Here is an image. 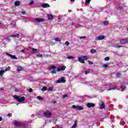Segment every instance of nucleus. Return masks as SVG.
Wrapping results in <instances>:
<instances>
[{
  "mask_svg": "<svg viewBox=\"0 0 128 128\" xmlns=\"http://www.w3.org/2000/svg\"><path fill=\"white\" fill-rule=\"evenodd\" d=\"M57 84H60L62 82V80H56Z\"/></svg>",
  "mask_w": 128,
  "mask_h": 128,
  "instance_id": "36",
  "label": "nucleus"
},
{
  "mask_svg": "<svg viewBox=\"0 0 128 128\" xmlns=\"http://www.w3.org/2000/svg\"><path fill=\"white\" fill-rule=\"evenodd\" d=\"M12 38H20V34H14L11 36Z\"/></svg>",
  "mask_w": 128,
  "mask_h": 128,
  "instance_id": "18",
  "label": "nucleus"
},
{
  "mask_svg": "<svg viewBox=\"0 0 128 128\" xmlns=\"http://www.w3.org/2000/svg\"><path fill=\"white\" fill-rule=\"evenodd\" d=\"M82 57L83 58L84 60H86L88 59V58L86 56H82Z\"/></svg>",
  "mask_w": 128,
  "mask_h": 128,
  "instance_id": "21",
  "label": "nucleus"
},
{
  "mask_svg": "<svg viewBox=\"0 0 128 128\" xmlns=\"http://www.w3.org/2000/svg\"><path fill=\"white\" fill-rule=\"evenodd\" d=\"M34 2L33 0H32L29 3V4L32 6V4H34Z\"/></svg>",
  "mask_w": 128,
  "mask_h": 128,
  "instance_id": "42",
  "label": "nucleus"
},
{
  "mask_svg": "<svg viewBox=\"0 0 128 128\" xmlns=\"http://www.w3.org/2000/svg\"><path fill=\"white\" fill-rule=\"evenodd\" d=\"M4 72H5L4 70H1L0 71V76H2L4 75Z\"/></svg>",
  "mask_w": 128,
  "mask_h": 128,
  "instance_id": "19",
  "label": "nucleus"
},
{
  "mask_svg": "<svg viewBox=\"0 0 128 128\" xmlns=\"http://www.w3.org/2000/svg\"><path fill=\"white\" fill-rule=\"evenodd\" d=\"M14 98L18 102H22L26 100V98L24 96H22L20 98V96H18L16 95H14Z\"/></svg>",
  "mask_w": 128,
  "mask_h": 128,
  "instance_id": "1",
  "label": "nucleus"
},
{
  "mask_svg": "<svg viewBox=\"0 0 128 128\" xmlns=\"http://www.w3.org/2000/svg\"><path fill=\"white\" fill-rule=\"evenodd\" d=\"M0 128H2L0 127Z\"/></svg>",
  "mask_w": 128,
  "mask_h": 128,
  "instance_id": "63",
  "label": "nucleus"
},
{
  "mask_svg": "<svg viewBox=\"0 0 128 128\" xmlns=\"http://www.w3.org/2000/svg\"><path fill=\"white\" fill-rule=\"evenodd\" d=\"M50 68H56V66H51Z\"/></svg>",
  "mask_w": 128,
  "mask_h": 128,
  "instance_id": "52",
  "label": "nucleus"
},
{
  "mask_svg": "<svg viewBox=\"0 0 128 128\" xmlns=\"http://www.w3.org/2000/svg\"><path fill=\"white\" fill-rule=\"evenodd\" d=\"M120 44H128V39H122L120 40Z\"/></svg>",
  "mask_w": 128,
  "mask_h": 128,
  "instance_id": "4",
  "label": "nucleus"
},
{
  "mask_svg": "<svg viewBox=\"0 0 128 128\" xmlns=\"http://www.w3.org/2000/svg\"><path fill=\"white\" fill-rule=\"evenodd\" d=\"M28 92H32V88H29Z\"/></svg>",
  "mask_w": 128,
  "mask_h": 128,
  "instance_id": "41",
  "label": "nucleus"
},
{
  "mask_svg": "<svg viewBox=\"0 0 128 128\" xmlns=\"http://www.w3.org/2000/svg\"><path fill=\"white\" fill-rule=\"evenodd\" d=\"M94 106H96V104L94 103L89 102L87 104L88 108H94Z\"/></svg>",
  "mask_w": 128,
  "mask_h": 128,
  "instance_id": "6",
  "label": "nucleus"
},
{
  "mask_svg": "<svg viewBox=\"0 0 128 128\" xmlns=\"http://www.w3.org/2000/svg\"><path fill=\"white\" fill-rule=\"evenodd\" d=\"M61 82L64 83L66 82V80H64V77H62L61 78Z\"/></svg>",
  "mask_w": 128,
  "mask_h": 128,
  "instance_id": "23",
  "label": "nucleus"
},
{
  "mask_svg": "<svg viewBox=\"0 0 128 128\" xmlns=\"http://www.w3.org/2000/svg\"><path fill=\"white\" fill-rule=\"evenodd\" d=\"M62 71V67L59 66L57 68V72H61Z\"/></svg>",
  "mask_w": 128,
  "mask_h": 128,
  "instance_id": "27",
  "label": "nucleus"
},
{
  "mask_svg": "<svg viewBox=\"0 0 128 128\" xmlns=\"http://www.w3.org/2000/svg\"><path fill=\"white\" fill-rule=\"evenodd\" d=\"M56 42H60V38H55Z\"/></svg>",
  "mask_w": 128,
  "mask_h": 128,
  "instance_id": "45",
  "label": "nucleus"
},
{
  "mask_svg": "<svg viewBox=\"0 0 128 128\" xmlns=\"http://www.w3.org/2000/svg\"><path fill=\"white\" fill-rule=\"evenodd\" d=\"M70 0V2H74L75 1V0Z\"/></svg>",
  "mask_w": 128,
  "mask_h": 128,
  "instance_id": "59",
  "label": "nucleus"
},
{
  "mask_svg": "<svg viewBox=\"0 0 128 128\" xmlns=\"http://www.w3.org/2000/svg\"><path fill=\"white\" fill-rule=\"evenodd\" d=\"M66 58H68L69 60H72L74 58V56H68Z\"/></svg>",
  "mask_w": 128,
  "mask_h": 128,
  "instance_id": "26",
  "label": "nucleus"
},
{
  "mask_svg": "<svg viewBox=\"0 0 128 128\" xmlns=\"http://www.w3.org/2000/svg\"><path fill=\"white\" fill-rule=\"evenodd\" d=\"M20 1L15 2L14 6H20Z\"/></svg>",
  "mask_w": 128,
  "mask_h": 128,
  "instance_id": "16",
  "label": "nucleus"
},
{
  "mask_svg": "<svg viewBox=\"0 0 128 128\" xmlns=\"http://www.w3.org/2000/svg\"><path fill=\"white\" fill-rule=\"evenodd\" d=\"M37 99L38 100H44V98H42V97H40V96H38L37 97Z\"/></svg>",
  "mask_w": 128,
  "mask_h": 128,
  "instance_id": "24",
  "label": "nucleus"
},
{
  "mask_svg": "<svg viewBox=\"0 0 128 128\" xmlns=\"http://www.w3.org/2000/svg\"><path fill=\"white\" fill-rule=\"evenodd\" d=\"M8 69L7 68H6L5 70H4V72H8Z\"/></svg>",
  "mask_w": 128,
  "mask_h": 128,
  "instance_id": "58",
  "label": "nucleus"
},
{
  "mask_svg": "<svg viewBox=\"0 0 128 128\" xmlns=\"http://www.w3.org/2000/svg\"><path fill=\"white\" fill-rule=\"evenodd\" d=\"M104 26H108V22L106 20L104 22Z\"/></svg>",
  "mask_w": 128,
  "mask_h": 128,
  "instance_id": "28",
  "label": "nucleus"
},
{
  "mask_svg": "<svg viewBox=\"0 0 128 128\" xmlns=\"http://www.w3.org/2000/svg\"><path fill=\"white\" fill-rule=\"evenodd\" d=\"M96 52V50L95 49H92L90 50L91 54H95Z\"/></svg>",
  "mask_w": 128,
  "mask_h": 128,
  "instance_id": "22",
  "label": "nucleus"
},
{
  "mask_svg": "<svg viewBox=\"0 0 128 128\" xmlns=\"http://www.w3.org/2000/svg\"><path fill=\"white\" fill-rule=\"evenodd\" d=\"M56 102L55 101V102H54V104H56Z\"/></svg>",
  "mask_w": 128,
  "mask_h": 128,
  "instance_id": "62",
  "label": "nucleus"
},
{
  "mask_svg": "<svg viewBox=\"0 0 128 128\" xmlns=\"http://www.w3.org/2000/svg\"><path fill=\"white\" fill-rule=\"evenodd\" d=\"M122 46H115L114 48H122Z\"/></svg>",
  "mask_w": 128,
  "mask_h": 128,
  "instance_id": "33",
  "label": "nucleus"
},
{
  "mask_svg": "<svg viewBox=\"0 0 128 128\" xmlns=\"http://www.w3.org/2000/svg\"><path fill=\"white\" fill-rule=\"evenodd\" d=\"M65 44H66V46H69L70 45V42L66 41L65 42Z\"/></svg>",
  "mask_w": 128,
  "mask_h": 128,
  "instance_id": "43",
  "label": "nucleus"
},
{
  "mask_svg": "<svg viewBox=\"0 0 128 128\" xmlns=\"http://www.w3.org/2000/svg\"><path fill=\"white\" fill-rule=\"evenodd\" d=\"M85 74H90V71H85Z\"/></svg>",
  "mask_w": 128,
  "mask_h": 128,
  "instance_id": "53",
  "label": "nucleus"
},
{
  "mask_svg": "<svg viewBox=\"0 0 128 128\" xmlns=\"http://www.w3.org/2000/svg\"><path fill=\"white\" fill-rule=\"evenodd\" d=\"M22 70H24V68L22 66H19L17 69L18 72H22Z\"/></svg>",
  "mask_w": 128,
  "mask_h": 128,
  "instance_id": "17",
  "label": "nucleus"
},
{
  "mask_svg": "<svg viewBox=\"0 0 128 128\" xmlns=\"http://www.w3.org/2000/svg\"><path fill=\"white\" fill-rule=\"evenodd\" d=\"M36 22H42L44 20L42 18H36L35 19Z\"/></svg>",
  "mask_w": 128,
  "mask_h": 128,
  "instance_id": "8",
  "label": "nucleus"
},
{
  "mask_svg": "<svg viewBox=\"0 0 128 128\" xmlns=\"http://www.w3.org/2000/svg\"><path fill=\"white\" fill-rule=\"evenodd\" d=\"M116 90V85L111 86L108 90Z\"/></svg>",
  "mask_w": 128,
  "mask_h": 128,
  "instance_id": "12",
  "label": "nucleus"
},
{
  "mask_svg": "<svg viewBox=\"0 0 128 128\" xmlns=\"http://www.w3.org/2000/svg\"><path fill=\"white\" fill-rule=\"evenodd\" d=\"M123 90H126V88H122Z\"/></svg>",
  "mask_w": 128,
  "mask_h": 128,
  "instance_id": "61",
  "label": "nucleus"
},
{
  "mask_svg": "<svg viewBox=\"0 0 128 128\" xmlns=\"http://www.w3.org/2000/svg\"><path fill=\"white\" fill-rule=\"evenodd\" d=\"M108 66V64H104L103 65V68H106Z\"/></svg>",
  "mask_w": 128,
  "mask_h": 128,
  "instance_id": "29",
  "label": "nucleus"
},
{
  "mask_svg": "<svg viewBox=\"0 0 128 128\" xmlns=\"http://www.w3.org/2000/svg\"><path fill=\"white\" fill-rule=\"evenodd\" d=\"M37 56H38V58H42V54H37Z\"/></svg>",
  "mask_w": 128,
  "mask_h": 128,
  "instance_id": "34",
  "label": "nucleus"
},
{
  "mask_svg": "<svg viewBox=\"0 0 128 128\" xmlns=\"http://www.w3.org/2000/svg\"><path fill=\"white\" fill-rule=\"evenodd\" d=\"M86 36H81L80 38V40H84V38H86Z\"/></svg>",
  "mask_w": 128,
  "mask_h": 128,
  "instance_id": "35",
  "label": "nucleus"
},
{
  "mask_svg": "<svg viewBox=\"0 0 128 128\" xmlns=\"http://www.w3.org/2000/svg\"><path fill=\"white\" fill-rule=\"evenodd\" d=\"M120 76V72H118L116 74V76L117 78H118V76Z\"/></svg>",
  "mask_w": 128,
  "mask_h": 128,
  "instance_id": "44",
  "label": "nucleus"
},
{
  "mask_svg": "<svg viewBox=\"0 0 128 128\" xmlns=\"http://www.w3.org/2000/svg\"><path fill=\"white\" fill-rule=\"evenodd\" d=\"M48 20H52L54 18V16L52 14H48Z\"/></svg>",
  "mask_w": 128,
  "mask_h": 128,
  "instance_id": "14",
  "label": "nucleus"
},
{
  "mask_svg": "<svg viewBox=\"0 0 128 128\" xmlns=\"http://www.w3.org/2000/svg\"><path fill=\"white\" fill-rule=\"evenodd\" d=\"M52 90H53L52 87H50L48 88V90L52 91Z\"/></svg>",
  "mask_w": 128,
  "mask_h": 128,
  "instance_id": "48",
  "label": "nucleus"
},
{
  "mask_svg": "<svg viewBox=\"0 0 128 128\" xmlns=\"http://www.w3.org/2000/svg\"><path fill=\"white\" fill-rule=\"evenodd\" d=\"M104 60L106 62H108L110 60V57H106Z\"/></svg>",
  "mask_w": 128,
  "mask_h": 128,
  "instance_id": "39",
  "label": "nucleus"
},
{
  "mask_svg": "<svg viewBox=\"0 0 128 128\" xmlns=\"http://www.w3.org/2000/svg\"><path fill=\"white\" fill-rule=\"evenodd\" d=\"M1 90H4V88H0Z\"/></svg>",
  "mask_w": 128,
  "mask_h": 128,
  "instance_id": "60",
  "label": "nucleus"
},
{
  "mask_svg": "<svg viewBox=\"0 0 128 128\" xmlns=\"http://www.w3.org/2000/svg\"><path fill=\"white\" fill-rule=\"evenodd\" d=\"M88 64H90V65L94 64V62H92L90 61V60H88Z\"/></svg>",
  "mask_w": 128,
  "mask_h": 128,
  "instance_id": "31",
  "label": "nucleus"
},
{
  "mask_svg": "<svg viewBox=\"0 0 128 128\" xmlns=\"http://www.w3.org/2000/svg\"><path fill=\"white\" fill-rule=\"evenodd\" d=\"M66 70V66H61V70Z\"/></svg>",
  "mask_w": 128,
  "mask_h": 128,
  "instance_id": "37",
  "label": "nucleus"
},
{
  "mask_svg": "<svg viewBox=\"0 0 128 128\" xmlns=\"http://www.w3.org/2000/svg\"><path fill=\"white\" fill-rule=\"evenodd\" d=\"M104 39V36H100L98 37L97 40H102Z\"/></svg>",
  "mask_w": 128,
  "mask_h": 128,
  "instance_id": "10",
  "label": "nucleus"
},
{
  "mask_svg": "<svg viewBox=\"0 0 128 128\" xmlns=\"http://www.w3.org/2000/svg\"><path fill=\"white\" fill-rule=\"evenodd\" d=\"M42 8H50V4H42Z\"/></svg>",
  "mask_w": 128,
  "mask_h": 128,
  "instance_id": "11",
  "label": "nucleus"
},
{
  "mask_svg": "<svg viewBox=\"0 0 128 128\" xmlns=\"http://www.w3.org/2000/svg\"><path fill=\"white\" fill-rule=\"evenodd\" d=\"M36 52V48H33V49L32 50V52Z\"/></svg>",
  "mask_w": 128,
  "mask_h": 128,
  "instance_id": "49",
  "label": "nucleus"
},
{
  "mask_svg": "<svg viewBox=\"0 0 128 128\" xmlns=\"http://www.w3.org/2000/svg\"><path fill=\"white\" fill-rule=\"evenodd\" d=\"M51 74H56V70H53L51 71Z\"/></svg>",
  "mask_w": 128,
  "mask_h": 128,
  "instance_id": "40",
  "label": "nucleus"
},
{
  "mask_svg": "<svg viewBox=\"0 0 128 128\" xmlns=\"http://www.w3.org/2000/svg\"><path fill=\"white\" fill-rule=\"evenodd\" d=\"M6 40H8V42H10V38L9 37L6 38Z\"/></svg>",
  "mask_w": 128,
  "mask_h": 128,
  "instance_id": "47",
  "label": "nucleus"
},
{
  "mask_svg": "<svg viewBox=\"0 0 128 128\" xmlns=\"http://www.w3.org/2000/svg\"><path fill=\"white\" fill-rule=\"evenodd\" d=\"M56 122H58V120L56 119L53 120V124H56Z\"/></svg>",
  "mask_w": 128,
  "mask_h": 128,
  "instance_id": "32",
  "label": "nucleus"
},
{
  "mask_svg": "<svg viewBox=\"0 0 128 128\" xmlns=\"http://www.w3.org/2000/svg\"><path fill=\"white\" fill-rule=\"evenodd\" d=\"M68 96L66 94H64L63 96H62V98H68Z\"/></svg>",
  "mask_w": 128,
  "mask_h": 128,
  "instance_id": "50",
  "label": "nucleus"
},
{
  "mask_svg": "<svg viewBox=\"0 0 128 128\" xmlns=\"http://www.w3.org/2000/svg\"><path fill=\"white\" fill-rule=\"evenodd\" d=\"M15 92H18V89H17V88L15 89Z\"/></svg>",
  "mask_w": 128,
  "mask_h": 128,
  "instance_id": "57",
  "label": "nucleus"
},
{
  "mask_svg": "<svg viewBox=\"0 0 128 128\" xmlns=\"http://www.w3.org/2000/svg\"><path fill=\"white\" fill-rule=\"evenodd\" d=\"M2 116H0V122H2Z\"/></svg>",
  "mask_w": 128,
  "mask_h": 128,
  "instance_id": "55",
  "label": "nucleus"
},
{
  "mask_svg": "<svg viewBox=\"0 0 128 128\" xmlns=\"http://www.w3.org/2000/svg\"><path fill=\"white\" fill-rule=\"evenodd\" d=\"M72 108H76V110L77 108H78V106H76V105H72Z\"/></svg>",
  "mask_w": 128,
  "mask_h": 128,
  "instance_id": "38",
  "label": "nucleus"
},
{
  "mask_svg": "<svg viewBox=\"0 0 128 128\" xmlns=\"http://www.w3.org/2000/svg\"><path fill=\"white\" fill-rule=\"evenodd\" d=\"M7 116H8V118H10V116H12V114L10 113L8 114Z\"/></svg>",
  "mask_w": 128,
  "mask_h": 128,
  "instance_id": "46",
  "label": "nucleus"
},
{
  "mask_svg": "<svg viewBox=\"0 0 128 128\" xmlns=\"http://www.w3.org/2000/svg\"><path fill=\"white\" fill-rule=\"evenodd\" d=\"M91 0H86L85 4L86 6H88Z\"/></svg>",
  "mask_w": 128,
  "mask_h": 128,
  "instance_id": "20",
  "label": "nucleus"
},
{
  "mask_svg": "<svg viewBox=\"0 0 128 128\" xmlns=\"http://www.w3.org/2000/svg\"><path fill=\"white\" fill-rule=\"evenodd\" d=\"M77 126H78V120H75L74 121V124L72 126V128H76Z\"/></svg>",
  "mask_w": 128,
  "mask_h": 128,
  "instance_id": "13",
  "label": "nucleus"
},
{
  "mask_svg": "<svg viewBox=\"0 0 128 128\" xmlns=\"http://www.w3.org/2000/svg\"><path fill=\"white\" fill-rule=\"evenodd\" d=\"M21 14H26V11H22Z\"/></svg>",
  "mask_w": 128,
  "mask_h": 128,
  "instance_id": "51",
  "label": "nucleus"
},
{
  "mask_svg": "<svg viewBox=\"0 0 128 128\" xmlns=\"http://www.w3.org/2000/svg\"><path fill=\"white\" fill-rule=\"evenodd\" d=\"M48 90V88L46 86H43V88H42V90L43 92H44L46 90Z\"/></svg>",
  "mask_w": 128,
  "mask_h": 128,
  "instance_id": "25",
  "label": "nucleus"
},
{
  "mask_svg": "<svg viewBox=\"0 0 128 128\" xmlns=\"http://www.w3.org/2000/svg\"><path fill=\"white\" fill-rule=\"evenodd\" d=\"M100 110H104V108H106V105L104 102H102V104H100Z\"/></svg>",
  "mask_w": 128,
  "mask_h": 128,
  "instance_id": "9",
  "label": "nucleus"
},
{
  "mask_svg": "<svg viewBox=\"0 0 128 128\" xmlns=\"http://www.w3.org/2000/svg\"><path fill=\"white\" fill-rule=\"evenodd\" d=\"M78 62H80V64H84V60L82 57H78Z\"/></svg>",
  "mask_w": 128,
  "mask_h": 128,
  "instance_id": "7",
  "label": "nucleus"
},
{
  "mask_svg": "<svg viewBox=\"0 0 128 128\" xmlns=\"http://www.w3.org/2000/svg\"><path fill=\"white\" fill-rule=\"evenodd\" d=\"M116 10H122V7L117 6V7H116Z\"/></svg>",
  "mask_w": 128,
  "mask_h": 128,
  "instance_id": "30",
  "label": "nucleus"
},
{
  "mask_svg": "<svg viewBox=\"0 0 128 128\" xmlns=\"http://www.w3.org/2000/svg\"><path fill=\"white\" fill-rule=\"evenodd\" d=\"M43 114L45 118H50L52 116V112H50L49 110L44 112Z\"/></svg>",
  "mask_w": 128,
  "mask_h": 128,
  "instance_id": "3",
  "label": "nucleus"
},
{
  "mask_svg": "<svg viewBox=\"0 0 128 128\" xmlns=\"http://www.w3.org/2000/svg\"><path fill=\"white\" fill-rule=\"evenodd\" d=\"M21 52H24L25 51H24V50H22Z\"/></svg>",
  "mask_w": 128,
  "mask_h": 128,
  "instance_id": "56",
  "label": "nucleus"
},
{
  "mask_svg": "<svg viewBox=\"0 0 128 128\" xmlns=\"http://www.w3.org/2000/svg\"><path fill=\"white\" fill-rule=\"evenodd\" d=\"M14 126H26V124H22V122L15 120L14 122Z\"/></svg>",
  "mask_w": 128,
  "mask_h": 128,
  "instance_id": "2",
  "label": "nucleus"
},
{
  "mask_svg": "<svg viewBox=\"0 0 128 128\" xmlns=\"http://www.w3.org/2000/svg\"><path fill=\"white\" fill-rule=\"evenodd\" d=\"M77 110H84V107L80 106H77Z\"/></svg>",
  "mask_w": 128,
  "mask_h": 128,
  "instance_id": "15",
  "label": "nucleus"
},
{
  "mask_svg": "<svg viewBox=\"0 0 128 128\" xmlns=\"http://www.w3.org/2000/svg\"><path fill=\"white\" fill-rule=\"evenodd\" d=\"M7 70H10V66H8V68H7Z\"/></svg>",
  "mask_w": 128,
  "mask_h": 128,
  "instance_id": "54",
  "label": "nucleus"
},
{
  "mask_svg": "<svg viewBox=\"0 0 128 128\" xmlns=\"http://www.w3.org/2000/svg\"><path fill=\"white\" fill-rule=\"evenodd\" d=\"M6 55L8 56H10L11 58H12L13 60H18V58L14 55H12L8 53H6Z\"/></svg>",
  "mask_w": 128,
  "mask_h": 128,
  "instance_id": "5",
  "label": "nucleus"
}]
</instances>
